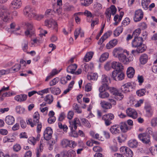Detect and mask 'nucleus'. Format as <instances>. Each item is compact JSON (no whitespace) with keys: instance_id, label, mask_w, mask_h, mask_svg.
<instances>
[{"instance_id":"46","label":"nucleus","mask_w":157,"mask_h":157,"mask_svg":"<svg viewBox=\"0 0 157 157\" xmlns=\"http://www.w3.org/2000/svg\"><path fill=\"white\" fill-rule=\"evenodd\" d=\"M124 155L127 157H132L133 155V153L129 148H128L126 152L124 153Z\"/></svg>"},{"instance_id":"13","label":"nucleus","mask_w":157,"mask_h":157,"mask_svg":"<svg viewBox=\"0 0 157 157\" xmlns=\"http://www.w3.org/2000/svg\"><path fill=\"white\" fill-rule=\"evenodd\" d=\"M53 131L52 129L49 127L46 128L44 133V137L46 140H48L51 138Z\"/></svg>"},{"instance_id":"25","label":"nucleus","mask_w":157,"mask_h":157,"mask_svg":"<svg viewBox=\"0 0 157 157\" xmlns=\"http://www.w3.org/2000/svg\"><path fill=\"white\" fill-rule=\"evenodd\" d=\"M135 72V70L133 67H128L127 71V75L128 77L130 78H132L134 75Z\"/></svg>"},{"instance_id":"59","label":"nucleus","mask_w":157,"mask_h":157,"mask_svg":"<svg viewBox=\"0 0 157 157\" xmlns=\"http://www.w3.org/2000/svg\"><path fill=\"white\" fill-rule=\"evenodd\" d=\"M28 43L27 41H25L23 44L22 49L24 52H27V50L28 48Z\"/></svg>"},{"instance_id":"41","label":"nucleus","mask_w":157,"mask_h":157,"mask_svg":"<svg viewBox=\"0 0 157 157\" xmlns=\"http://www.w3.org/2000/svg\"><path fill=\"white\" fill-rule=\"evenodd\" d=\"M150 2V0H142V5L143 7L145 10L148 8V6Z\"/></svg>"},{"instance_id":"27","label":"nucleus","mask_w":157,"mask_h":157,"mask_svg":"<svg viewBox=\"0 0 157 157\" xmlns=\"http://www.w3.org/2000/svg\"><path fill=\"white\" fill-rule=\"evenodd\" d=\"M120 128L121 130L124 132H126L128 130V128L126 123L124 122H122L120 123Z\"/></svg>"},{"instance_id":"61","label":"nucleus","mask_w":157,"mask_h":157,"mask_svg":"<svg viewBox=\"0 0 157 157\" xmlns=\"http://www.w3.org/2000/svg\"><path fill=\"white\" fill-rule=\"evenodd\" d=\"M92 90V85L90 83H88L86 86L84 90L86 91L89 92L90 91Z\"/></svg>"},{"instance_id":"39","label":"nucleus","mask_w":157,"mask_h":157,"mask_svg":"<svg viewBox=\"0 0 157 157\" xmlns=\"http://www.w3.org/2000/svg\"><path fill=\"white\" fill-rule=\"evenodd\" d=\"M87 77V79L90 80L94 81L97 79L98 75L97 73H94L88 75Z\"/></svg>"},{"instance_id":"8","label":"nucleus","mask_w":157,"mask_h":157,"mask_svg":"<svg viewBox=\"0 0 157 157\" xmlns=\"http://www.w3.org/2000/svg\"><path fill=\"white\" fill-rule=\"evenodd\" d=\"M61 144L63 147H69L71 148H74L77 145L75 141L67 139H63L61 141Z\"/></svg>"},{"instance_id":"21","label":"nucleus","mask_w":157,"mask_h":157,"mask_svg":"<svg viewBox=\"0 0 157 157\" xmlns=\"http://www.w3.org/2000/svg\"><path fill=\"white\" fill-rule=\"evenodd\" d=\"M11 4L14 9H17L21 7L22 3L21 0H13Z\"/></svg>"},{"instance_id":"19","label":"nucleus","mask_w":157,"mask_h":157,"mask_svg":"<svg viewBox=\"0 0 157 157\" xmlns=\"http://www.w3.org/2000/svg\"><path fill=\"white\" fill-rule=\"evenodd\" d=\"M27 98V95L22 94L16 96L14 97V99L18 102H22L25 101Z\"/></svg>"},{"instance_id":"35","label":"nucleus","mask_w":157,"mask_h":157,"mask_svg":"<svg viewBox=\"0 0 157 157\" xmlns=\"http://www.w3.org/2000/svg\"><path fill=\"white\" fill-rule=\"evenodd\" d=\"M140 61L142 64L146 63L148 60V56L145 54H142L140 58Z\"/></svg>"},{"instance_id":"16","label":"nucleus","mask_w":157,"mask_h":157,"mask_svg":"<svg viewBox=\"0 0 157 157\" xmlns=\"http://www.w3.org/2000/svg\"><path fill=\"white\" fill-rule=\"evenodd\" d=\"M26 25L27 28V30L25 32V35L27 36H31L34 33V31L33 29V26L32 25L29 23H26Z\"/></svg>"},{"instance_id":"22","label":"nucleus","mask_w":157,"mask_h":157,"mask_svg":"<svg viewBox=\"0 0 157 157\" xmlns=\"http://www.w3.org/2000/svg\"><path fill=\"white\" fill-rule=\"evenodd\" d=\"M117 43V39H114L108 43L106 46V48L107 49H110L114 47Z\"/></svg>"},{"instance_id":"47","label":"nucleus","mask_w":157,"mask_h":157,"mask_svg":"<svg viewBox=\"0 0 157 157\" xmlns=\"http://www.w3.org/2000/svg\"><path fill=\"white\" fill-rule=\"evenodd\" d=\"M81 121L82 124L86 127L90 128V124L89 122L85 118L81 119Z\"/></svg>"},{"instance_id":"56","label":"nucleus","mask_w":157,"mask_h":157,"mask_svg":"<svg viewBox=\"0 0 157 157\" xmlns=\"http://www.w3.org/2000/svg\"><path fill=\"white\" fill-rule=\"evenodd\" d=\"M130 22V19L128 17L125 18L122 22V25L125 26L128 25Z\"/></svg>"},{"instance_id":"18","label":"nucleus","mask_w":157,"mask_h":157,"mask_svg":"<svg viewBox=\"0 0 157 157\" xmlns=\"http://www.w3.org/2000/svg\"><path fill=\"white\" fill-rule=\"evenodd\" d=\"M119 128L120 125H119L115 124L111 126L109 130L113 134H118L120 132Z\"/></svg>"},{"instance_id":"33","label":"nucleus","mask_w":157,"mask_h":157,"mask_svg":"<svg viewBox=\"0 0 157 157\" xmlns=\"http://www.w3.org/2000/svg\"><path fill=\"white\" fill-rule=\"evenodd\" d=\"M128 144L129 146L132 148L136 147L138 145L137 141L135 139L129 141Z\"/></svg>"},{"instance_id":"12","label":"nucleus","mask_w":157,"mask_h":157,"mask_svg":"<svg viewBox=\"0 0 157 157\" xmlns=\"http://www.w3.org/2000/svg\"><path fill=\"white\" fill-rule=\"evenodd\" d=\"M133 88L132 83L130 82H128L122 86L121 90L122 92L125 93L130 92Z\"/></svg>"},{"instance_id":"58","label":"nucleus","mask_w":157,"mask_h":157,"mask_svg":"<svg viewBox=\"0 0 157 157\" xmlns=\"http://www.w3.org/2000/svg\"><path fill=\"white\" fill-rule=\"evenodd\" d=\"M36 140L34 137H30L28 140V142L29 144H31L33 145H34L36 142Z\"/></svg>"},{"instance_id":"54","label":"nucleus","mask_w":157,"mask_h":157,"mask_svg":"<svg viewBox=\"0 0 157 157\" xmlns=\"http://www.w3.org/2000/svg\"><path fill=\"white\" fill-rule=\"evenodd\" d=\"M73 109L74 110H75V111L78 113H81V110L80 108L78 107V105L76 103H74L73 105Z\"/></svg>"},{"instance_id":"2","label":"nucleus","mask_w":157,"mask_h":157,"mask_svg":"<svg viewBox=\"0 0 157 157\" xmlns=\"http://www.w3.org/2000/svg\"><path fill=\"white\" fill-rule=\"evenodd\" d=\"M24 14L30 18H34L37 20H40L43 18L42 15H37L35 11L29 6H26L23 10Z\"/></svg>"},{"instance_id":"52","label":"nucleus","mask_w":157,"mask_h":157,"mask_svg":"<svg viewBox=\"0 0 157 157\" xmlns=\"http://www.w3.org/2000/svg\"><path fill=\"white\" fill-rule=\"evenodd\" d=\"M154 133L151 127L147 128L145 132L143 133H146L147 135H151L152 136Z\"/></svg>"},{"instance_id":"23","label":"nucleus","mask_w":157,"mask_h":157,"mask_svg":"<svg viewBox=\"0 0 157 157\" xmlns=\"http://www.w3.org/2000/svg\"><path fill=\"white\" fill-rule=\"evenodd\" d=\"M77 65L76 64H71L68 66L67 69V71L69 73L73 74L77 68Z\"/></svg>"},{"instance_id":"44","label":"nucleus","mask_w":157,"mask_h":157,"mask_svg":"<svg viewBox=\"0 0 157 157\" xmlns=\"http://www.w3.org/2000/svg\"><path fill=\"white\" fill-rule=\"evenodd\" d=\"M127 138V136L125 134H122L121 136H118L117 138L118 141L120 143H122L125 141Z\"/></svg>"},{"instance_id":"10","label":"nucleus","mask_w":157,"mask_h":157,"mask_svg":"<svg viewBox=\"0 0 157 157\" xmlns=\"http://www.w3.org/2000/svg\"><path fill=\"white\" fill-rule=\"evenodd\" d=\"M117 11V9L114 5H112L109 8L107 9L106 10L105 14L107 18V21H109L110 18L111 14L114 15Z\"/></svg>"},{"instance_id":"3","label":"nucleus","mask_w":157,"mask_h":157,"mask_svg":"<svg viewBox=\"0 0 157 157\" xmlns=\"http://www.w3.org/2000/svg\"><path fill=\"white\" fill-rule=\"evenodd\" d=\"M10 12L9 9L4 6H0V17L6 22L9 19Z\"/></svg>"},{"instance_id":"24","label":"nucleus","mask_w":157,"mask_h":157,"mask_svg":"<svg viewBox=\"0 0 157 157\" xmlns=\"http://www.w3.org/2000/svg\"><path fill=\"white\" fill-rule=\"evenodd\" d=\"M63 155L67 157H75L76 154L75 151L72 149L64 152Z\"/></svg>"},{"instance_id":"48","label":"nucleus","mask_w":157,"mask_h":157,"mask_svg":"<svg viewBox=\"0 0 157 157\" xmlns=\"http://www.w3.org/2000/svg\"><path fill=\"white\" fill-rule=\"evenodd\" d=\"M21 145L18 144H16L14 145L13 147V150L15 152L19 151L21 149Z\"/></svg>"},{"instance_id":"63","label":"nucleus","mask_w":157,"mask_h":157,"mask_svg":"<svg viewBox=\"0 0 157 157\" xmlns=\"http://www.w3.org/2000/svg\"><path fill=\"white\" fill-rule=\"evenodd\" d=\"M93 150L96 152H101L102 149L101 147L98 146H94L93 148Z\"/></svg>"},{"instance_id":"64","label":"nucleus","mask_w":157,"mask_h":157,"mask_svg":"<svg viewBox=\"0 0 157 157\" xmlns=\"http://www.w3.org/2000/svg\"><path fill=\"white\" fill-rule=\"evenodd\" d=\"M151 125L153 127H155L157 125V117H155L152 119Z\"/></svg>"},{"instance_id":"15","label":"nucleus","mask_w":157,"mask_h":157,"mask_svg":"<svg viewBox=\"0 0 157 157\" xmlns=\"http://www.w3.org/2000/svg\"><path fill=\"white\" fill-rule=\"evenodd\" d=\"M126 113L129 117L133 119H136L137 117V113L136 111L133 109L129 108L126 110Z\"/></svg>"},{"instance_id":"40","label":"nucleus","mask_w":157,"mask_h":157,"mask_svg":"<svg viewBox=\"0 0 157 157\" xmlns=\"http://www.w3.org/2000/svg\"><path fill=\"white\" fill-rule=\"evenodd\" d=\"M123 30V29L121 26L117 27L114 31V36H118L122 32Z\"/></svg>"},{"instance_id":"17","label":"nucleus","mask_w":157,"mask_h":157,"mask_svg":"<svg viewBox=\"0 0 157 157\" xmlns=\"http://www.w3.org/2000/svg\"><path fill=\"white\" fill-rule=\"evenodd\" d=\"M112 68L115 69L114 71H122L123 69L122 64L119 62L113 61L112 62Z\"/></svg>"},{"instance_id":"45","label":"nucleus","mask_w":157,"mask_h":157,"mask_svg":"<svg viewBox=\"0 0 157 157\" xmlns=\"http://www.w3.org/2000/svg\"><path fill=\"white\" fill-rule=\"evenodd\" d=\"M93 0H81V5L85 6H88L91 4Z\"/></svg>"},{"instance_id":"53","label":"nucleus","mask_w":157,"mask_h":157,"mask_svg":"<svg viewBox=\"0 0 157 157\" xmlns=\"http://www.w3.org/2000/svg\"><path fill=\"white\" fill-rule=\"evenodd\" d=\"M145 92L146 90L145 89H141L137 90L136 93L138 96L140 97L145 95Z\"/></svg>"},{"instance_id":"11","label":"nucleus","mask_w":157,"mask_h":157,"mask_svg":"<svg viewBox=\"0 0 157 157\" xmlns=\"http://www.w3.org/2000/svg\"><path fill=\"white\" fill-rule=\"evenodd\" d=\"M128 54L125 52H124L118 57L119 61L124 64H128L131 60L128 57Z\"/></svg>"},{"instance_id":"30","label":"nucleus","mask_w":157,"mask_h":157,"mask_svg":"<svg viewBox=\"0 0 157 157\" xmlns=\"http://www.w3.org/2000/svg\"><path fill=\"white\" fill-rule=\"evenodd\" d=\"M40 117L39 113L38 112H36L34 113L33 115V120L34 123L36 124L37 123L40 122Z\"/></svg>"},{"instance_id":"5","label":"nucleus","mask_w":157,"mask_h":157,"mask_svg":"<svg viewBox=\"0 0 157 157\" xmlns=\"http://www.w3.org/2000/svg\"><path fill=\"white\" fill-rule=\"evenodd\" d=\"M109 79L107 76L105 75H102V80L101 82V85L99 88V92H103L109 89L108 84Z\"/></svg>"},{"instance_id":"50","label":"nucleus","mask_w":157,"mask_h":157,"mask_svg":"<svg viewBox=\"0 0 157 157\" xmlns=\"http://www.w3.org/2000/svg\"><path fill=\"white\" fill-rule=\"evenodd\" d=\"M112 34L111 32H108L105 33L101 37V39H103L102 41H104L107 38L110 36Z\"/></svg>"},{"instance_id":"42","label":"nucleus","mask_w":157,"mask_h":157,"mask_svg":"<svg viewBox=\"0 0 157 157\" xmlns=\"http://www.w3.org/2000/svg\"><path fill=\"white\" fill-rule=\"evenodd\" d=\"M104 67L106 71H109L112 68V62L111 61L107 62L104 66Z\"/></svg>"},{"instance_id":"37","label":"nucleus","mask_w":157,"mask_h":157,"mask_svg":"<svg viewBox=\"0 0 157 157\" xmlns=\"http://www.w3.org/2000/svg\"><path fill=\"white\" fill-rule=\"evenodd\" d=\"M93 54L92 52L87 53L83 59V60L86 62L89 61L92 58Z\"/></svg>"},{"instance_id":"51","label":"nucleus","mask_w":157,"mask_h":157,"mask_svg":"<svg viewBox=\"0 0 157 157\" xmlns=\"http://www.w3.org/2000/svg\"><path fill=\"white\" fill-rule=\"evenodd\" d=\"M59 81L58 78H55L51 81L49 82V85L50 86H52L55 85Z\"/></svg>"},{"instance_id":"43","label":"nucleus","mask_w":157,"mask_h":157,"mask_svg":"<svg viewBox=\"0 0 157 157\" xmlns=\"http://www.w3.org/2000/svg\"><path fill=\"white\" fill-rule=\"evenodd\" d=\"M54 22H55L54 21L52 20H47L45 21V25L48 28H50L53 26V24Z\"/></svg>"},{"instance_id":"49","label":"nucleus","mask_w":157,"mask_h":157,"mask_svg":"<svg viewBox=\"0 0 157 157\" xmlns=\"http://www.w3.org/2000/svg\"><path fill=\"white\" fill-rule=\"evenodd\" d=\"M103 92H100L99 94V97L102 98H108L109 96V94L107 92L103 93Z\"/></svg>"},{"instance_id":"36","label":"nucleus","mask_w":157,"mask_h":157,"mask_svg":"<svg viewBox=\"0 0 157 157\" xmlns=\"http://www.w3.org/2000/svg\"><path fill=\"white\" fill-rule=\"evenodd\" d=\"M146 114L149 117L152 116L153 114V110L150 106H147L145 107Z\"/></svg>"},{"instance_id":"28","label":"nucleus","mask_w":157,"mask_h":157,"mask_svg":"<svg viewBox=\"0 0 157 157\" xmlns=\"http://www.w3.org/2000/svg\"><path fill=\"white\" fill-rule=\"evenodd\" d=\"M5 120L6 123L9 125L12 124L15 121L14 118L11 116H8L6 117Z\"/></svg>"},{"instance_id":"34","label":"nucleus","mask_w":157,"mask_h":157,"mask_svg":"<svg viewBox=\"0 0 157 157\" xmlns=\"http://www.w3.org/2000/svg\"><path fill=\"white\" fill-rule=\"evenodd\" d=\"M53 11L55 13L59 14L62 11V9L60 6L55 5L53 6Z\"/></svg>"},{"instance_id":"4","label":"nucleus","mask_w":157,"mask_h":157,"mask_svg":"<svg viewBox=\"0 0 157 157\" xmlns=\"http://www.w3.org/2000/svg\"><path fill=\"white\" fill-rule=\"evenodd\" d=\"M139 140L145 145L148 146H151V136L146 133H141L138 135Z\"/></svg>"},{"instance_id":"9","label":"nucleus","mask_w":157,"mask_h":157,"mask_svg":"<svg viewBox=\"0 0 157 157\" xmlns=\"http://www.w3.org/2000/svg\"><path fill=\"white\" fill-rule=\"evenodd\" d=\"M124 77V75L122 71H113L112 72V77L116 81L122 80Z\"/></svg>"},{"instance_id":"29","label":"nucleus","mask_w":157,"mask_h":157,"mask_svg":"<svg viewBox=\"0 0 157 157\" xmlns=\"http://www.w3.org/2000/svg\"><path fill=\"white\" fill-rule=\"evenodd\" d=\"M21 68L20 65L19 64H16L14 66L8 70V73H14L18 71Z\"/></svg>"},{"instance_id":"7","label":"nucleus","mask_w":157,"mask_h":157,"mask_svg":"<svg viewBox=\"0 0 157 157\" xmlns=\"http://www.w3.org/2000/svg\"><path fill=\"white\" fill-rule=\"evenodd\" d=\"M114 118V115L112 113H108L104 115L102 119L105 121V123L106 126L110 125L112 124L111 121Z\"/></svg>"},{"instance_id":"57","label":"nucleus","mask_w":157,"mask_h":157,"mask_svg":"<svg viewBox=\"0 0 157 157\" xmlns=\"http://www.w3.org/2000/svg\"><path fill=\"white\" fill-rule=\"evenodd\" d=\"M66 117V114L64 112L61 113L59 115L58 118V120L60 121H62L64 120Z\"/></svg>"},{"instance_id":"31","label":"nucleus","mask_w":157,"mask_h":157,"mask_svg":"<svg viewBox=\"0 0 157 157\" xmlns=\"http://www.w3.org/2000/svg\"><path fill=\"white\" fill-rule=\"evenodd\" d=\"M70 123L71 125L73 126L75 130H76L77 128V124H80V121L78 118H75L74 119L73 121L70 122Z\"/></svg>"},{"instance_id":"20","label":"nucleus","mask_w":157,"mask_h":157,"mask_svg":"<svg viewBox=\"0 0 157 157\" xmlns=\"http://www.w3.org/2000/svg\"><path fill=\"white\" fill-rule=\"evenodd\" d=\"M124 51L123 49L118 48H114L113 51V54L115 57L118 58V57L124 52Z\"/></svg>"},{"instance_id":"38","label":"nucleus","mask_w":157,"mask_h":157,"mask_svg":"<svg viewBox=\"0 0 157 157\" xmlns=\"http://www.w3.org/2000/svg\"><path fill=\"white\" fill-rule=\"evenodd\" d=\"M109 53L108 52H105L102 54L99 59V61L102 62L106 60L109 57Z\"/></svg>"},{"instance_id":"62","label":"nucleus","mask_w":157,"mask_h":157,"mask_svg":"<svg viewBox=\"0 0 157 157\" xmlns=\"http://www.w3.org/2000/svg\"><path fill=\"white\" fill-rule=\"evenodd\" d=\"M71 136L74 137H77L78 136V134L75 130L73 129V128L71 127Z\"/></svg>"},{"instance_id":"6","label":"nucleus","mask_w":157,"mask_h":157,"mask_svg":"<svg viewBox=\"0 0 157 157\" xmlns=\"http://www.w3.org/2000/svg\"><path fill=\"white\" fill-rule=\"evenodd\" d=\"M110 92L114 96V98L117 100H121L124 98V96L121 93L119 92L118 90L114 87H109Z\"/></svg>"},{"instance_id":"55","label":"nucleus","mask_w":157,"mask_h":157,"mask_svg":"<svg viewBox=\"0 0 157 157\" xmlns=\"http://www.w3.org/2000/svg\"><path fill=\"white\" fill-rule=\"evenodd\" d=\"M141 30L140 29H136L133 33V36L135 37H138V36L140 33Z\"/></svg>"},{"instance_id":"14","label":"nucleus","mask_w":157,"mask_h":157,"mask_svg":"<svg viewBox=\"0 0 157 157\" xmlns=\"http://www.w3.org/2000/svg\"><path fill=\"white\" fill-rule=\"evenodd\" d=\"M143 17V13L141 10H136L135 13L134 20L135 22L140 21Z\"/></svg>"},{"instance_id":"1","label":"nucleus","mask_w":157,"mask_h":157,"mask_svg":"<svg viewBox=\"0 0 157 157\" xmlns=\"http://www.w3.org/2000/svg\"><path fill=\"white\" fill-rule=\"evenodd\" d=\"M143 39L142 37H135L132 42V46L133 47L137 48L138 53L144 52L146 49V47L143 44Z\"/></svg>"},{"instance_id":"26","label":"nucleus","mask_w":157,"mask_h":157,"mask_svg":"<svg viewBox=\"0 0 157 157\" xmlns=\"http://www.w3.org/2000/svg\"><path fill=\"white\" fill-rule=\"evenodd\" d=\"M100 105L102 108L104 109H110L112 107L111 104L105 101H101Z\"/></svg>"},{"instance_id":"60","label":"nucleus","mask_w":157,"mask_h":157,"mask_svg":"<svg viewBox=\"0 0 157 157\" xmlns=\"http://www.w3.org/2000/svg\"><path fill=\"white\" fill-rule=\"evenodd\" d=\"M84 15L88 17H92V18L94 17V16L92 15L91 13L89 11L87 10H85L84 12Z\"/></svg>"},{"instance_id":"32","label":"nucleus","mask_w":157,"mask_h":157,"mask_svg":"<svg viewBox=\"0 0 157 157\" xmlns=\"http://www.w3.org/2000/svg\"><path fill=\"white\" fill-rule=\"evenodd\" d=\"M44 100L47 104H51L53 100L52 95L50 94L47 95L44 98Z\"/></svg>"}]
</instances>
